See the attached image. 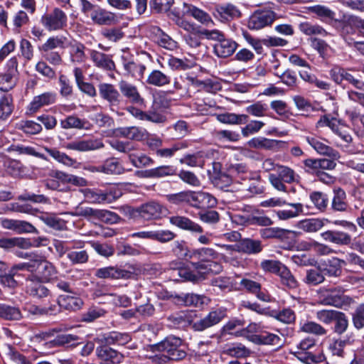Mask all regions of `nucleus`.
<instances>
[{"mask_svg":"<svg viewBox=\"0 0 364 364\" xmlns=\"http://www.w3.org/2000/svg\"><path fill=\"white\" fill-rule=\"evenodd\" d=\"M41 220L50 228L56 230L67 229V222L53 214H45L41 217Z\"/></svg>","mask_w":364,"mask_h":364,"instance_id":"37998d69","label":"nucleus"},{"mask_svg":"<svg viewBox=\"0 0 364 364\" xmlns=\"http://www.w3.org/2000/svg\"><path fill=\"white\" fill-rule=\"evenodd\" d=\"M218 252L212 248L203 247L193 250L189 252V259H196L198 262H213L218 257Z\"/></svg>","mask_w":364,"mask_h":364,"instance_id":"c756f323","label":"nucleus"},{"mask_svg":"<svg viewBox=\"0 0 364 364\" xmlns=\"http://www.w3.org/2000/svg\"><path fill=\"white\" fill-rule=\"evenodd\" d=\"M300 331L318 336H324L327 333V330L315 321H305L304 323H301Z\"/></svg>","mask_w":364,"mask_h":364,"instance_id":"a18cd8bd","label":"nucleus"},{"mask_svg":"<svg viewBox=\"0 0 364 364\" xmlns=\"http://www.w3.org/2000/svg\"><path fill=\"white\" fill-rule=\"evenodd\" d=\"M191 264L198 282L203 280L205 275L209 273L218 274L222 270L221 265L215 262H192Z\"/></svg>","mask_w":364,"mask_h":364,"instance_id":"dca6fc26","label":"nucleus"},{"mask_svg":"<svg viewBox=\"0 0 364 364\" xmlns=\"http://www.w3.org/2000/svg\"><path fill=\"white\" fill-rule=\"evenodd\" d=\"M184 6L187 7L186 12L200 23L207 26L213 23L210 16L206 12L192 5L186 6V4H184Z\"/></svg>","mask_w":364,"mask_h":364,"instance_id":"4d7b16f0","label":"nucleus"},{"mask_svg":"<svg viewBox=\"0 0 364 364\" xmlns=\"http://www.w3.org/2000/svg\"><path fill=\"white\" fill-rule=\"evenodd\" d=\"M299 28L301 32L307 36L321 35L325 36L327 35V32L323 27L310 22L301 23Z\"/></svg>","mask_w":364,"mask_h":364,"instance_id":"8fccbe9b","label":"nucleus"},{"mask_svg":"<svg viewBox=\"0 0 364 364\" xmlns=\"http://www.w3.org/2000/svg\"><path fill=\"white\" fill-rule=\"evenodd\" d=\"M122 64L125 71V75L135 78H142L146 70V66L141 63L135 62L133 58L124 53L121 57Z\"/></svg>","mask_w":364,"mask_h":364,"instance_id":"1a4fd4ad","label":"nucleus"},{"mask_svg":"<svg viewBox=\"0 0 364 364\" xmlns=\"http://www.w3.org/2000/svg\"><path fill=\"white\" fill-rule=\"evenodd\" d=\"M90 18L95 23L101 26H110L116 23L117 22V17L114 13L100 7L95 9L92 11L90 14Z\"/></svg>","mask_w":364,"mask_h":364,"instance_id":"6ab92c4d","label":"nucleus"},{"mask_svg":"<svg viewBox=\"0 0 364 364\" xmlns=\"http://www.w3.org/2000/svg\"><path fill=\"white\" fill-rule=\"evenodd\" d=\"M104 147V144L100 139H77L68 143L65 148L77 151H89L100 149Z\"/></svg>","mask_w":364,"mask_h":364,"instance_id":"ddd939ff","label":"nucleus"},{"mask_svg":"<svg viewBox=\"0 0 364 364\" xmlns=\"http://www.w3.org/2000/svg\"><path fill=\"white\" fill-rule=\"evenodd\" d=\"M204 34L209 39L216 41L213 48L214 52L219 58H228L232 55L237 48V43L225 38V35L218 30L205 31Z\"/></svg>","mask_w":364,"mask_h":364,"instance_id":"20e7f679","label":"nucleus"},{"mask_svg":"<svg viewBox=\"0 0 364 364\" xmlns=\"http://www.w3.org/2000/svg\"><path fill=\"white\" fill-rule=\"evenodd\" d=\"M218 119L224 124H242L247 122L248 115L236 114L235 113H225L218 116Z\"/></svg>","mask_w":364,"mask_h":364,"instance_id":"de8ad7c7","label":"nucleus"},{"mask_svg":"<svg viewBox=\"0 0 364 364\" xmlns=\"http://www.w3.org/2000/svg\"><path fill=\"white\" fill-rule=\"evenodd\" d=\"M171 296L175 299V302L179 305L197 306L198 304L201 302L200 296L195 294L181 293L180 294H172Z\"/></svg>","mask_w":364,"mask_h":364,"instance_id":"79ce46f5","label":"nucleus"},{"mask_svg":"<svg viewBox=\"0 0 364 364\" xmlns=\"http://www.w3.org/2000/svg\"><path fill=\"white\" fill-rule=\"evenodd\" d=\"M26 292L36 299H43L50 294V290L44 284L33 278L27 279Z\"/></svg>","mask_w":364,"mask_h":364,"instance_id":"b1692460","label":"nucleus"},{"mask_svg":"<svg viewBox=\"0 0 364 364\" xmlns=\"http://www.w3.org/2000/svg\"><path fill=\"white\" fill-rule=\"evenodd\" d=\"M240 251L247 254H258L262 250L260 240L245 238L241 240L237 245Z\"/></svg>","mask_w":364,"mask_h":364,"instance_id":"473e14b6","label":"nucleus"},{"mask_svg":"<svg viewBox=\"0 0 364 364\" xmlns=\"http://www.w3.org/2000/svg\"><path fill=\"white\" fill-rule=\"evenodd\" d=\"M164 207L158 202L149 201L139 206L140 218L145 220L159 218L163 213Z\"/></svg>","mask_w":364,"mask_h":364,"instance_id":"2eb2a0df","label":"nucleus"},{"mask_svg":"<svg viewBox=\"0 0 364 364\" xmlns=\"http://www.w3.org/2000/svg\"><path fill=\"white\" fill-rule=\"evenodd\" d=\"M297 228L306 232H316L324 226V220L319 218H309L300 220Z\"/></svg>","mask_w":364,"mask_h":364,"instance_id":"c9c22d12","label":"nucleus"},{"mask_svg":"<svg viewBox=\"0 0 364 364\" xmlns=\"http://www.w3.org/2000/svg\"><path fill=\"white\" fill-rule=\"evenodd\" d=\"M227 317V309L220 307L210 311L205 317L193 321L192 316L188 311H180L171 314L167 317L169 327L186 329L191 326L195 331L201 332L218 324Z\"/></svg>","mask_w":364,"mask_h":364,"instance_id":"f257e3e1","label":"nucleus"},{"mask_svg":"<svg viewBox=\"0 0 364 364\" xmlns=\"http://www.w3.org/2000/svg\"><path fill=\"white\" fill-rule=\"evenodd\" d=\"M67 16L59 8H55L50 13L43 15L41 22L48 31H57L67 25Z\"/></svg>","mask_w":364,"mask_h":364,"instance_id":"0eeeda50","label":"nucleus"},{"mask_svg":"<svg viewBox=\"0 0 364 364\" xmlns=\"http://www.w3.org/2000/svg\"><path fill=\"white\" fill-rule=\"evenodd\" d=\"M0 318L8 321H18L23 316L18 307L0 304Z\"/></svg>","mask_w":364,"mask_h":364,"instance_id":"e433bc0d","label":"nucleus"},{"mask_svg":"<svg viewBox=\"0 0 364 364\" xmlns=\"http://www.w3.org/2000/svg\"><path fill=\"white\" fill-rule=\"evenodd\" d=\"M166 198L171 203L175 205L187 203L194 208L201 206L213 207L217 203L215 197L203 191H185L177 193L168 194Z\"/></svg>","mask_w":364,"mask_h":364,"instance_id":"f03ea898","label":"nucleus"},{"mask_svg":"<svg viewBox=\"0 0 364 364\" xmlns=\"http://www.w3.org/2000/svg\"><path fill=\"white\" fill-rule=\"evenodd\" d=\"M306 140L308 144L320 154L332 157H336L338 155V151L325 144V139L316 136H306Z\"/></svg>","mask_w":364,"mask_h":364,"instance_id":"4be33fe9","label":"nucleus"},{"mask_svg":"<svg viewBox=\"0 0 364 364\" xmlns=\"http://www.w3.org/2000/svg\"><path fill=\"white\" fill-rule=\"evenodd\" d=\"M353 323L357 329L364 327V304L359 305L352 316Z\"/></svg>","mask_w":364,"mask_h":364,"instance_id":"774afa93","label":"nucleus"},{"mask_svg":"<svg viewBox=\"0 0 364 364\" xmlns=\"http://www.w3.org/2000/svg\"><path fill=\"white\" fill-rule=\"evenodd\" d=\"M345 262L338 258H333L329 260V264L326 267L321 269L323 276L328 275L329 277H338L341 274V265Z\"/></svg>","mask_w":364,"mask_h":364,"instance_id":"864d4df0","label":"nucleus"},{"mask_svg":"<svg viewBox=\"0 0 364 364\" xmlns=\"http://www.w3.org/2000/svg\"><path fill=\"white\" fill-rule=\"evenodd\" d=\"M9 150L10 151L17 152L19 154L31 155L44 160H47V158L44 156V154L36 152L35 149L31 146H26L22 144H13L9 148Z\"/></svg>","mask_w":364,"mask_h":364,"instance_id":"0e129e2a","label":"nucleus"},{"mask_svg":"<svg viewBox=\"0 0 364 364\" xmlns=\"http://www.w3.org/2000/svg\"><path fill=\"white\" fill-rule=\"evenodd\" d=\"M104 341L107 345H124L130 341V336L127 333L112 331L104 335Z\"/></svg>","mask_w":364,"mask_h":364,"instance_id":"c03bdc74","label":"nucleus"},{"mask_svg":"<svg viewBox=\"0 0 364 364\" xmlns=\"http://www.w3.org/2000/svg\"><path fill=\"white\" fill-rule=\"evenodd\" d=\"M129 161L136 168L148 166L154 164V161L143 154L130 153Z\"/></svg>","mask_w":364,"mask_h":364,"instance_id":"680f3d73","label":"nucleus"},{"mask_svg":"<svg viewBox=\"0 0 364 364\" xmlns=\"http://www.w3.org/2000/svg\"><path fill=\"white\" fill-rule=\"evenodd\" d=\"M223 353L230 357L236 358H245L251 354V350L240 343L226 345Z\"/></svg>","mask_w":364,"mask_h":364,"instance_id":"c85d7f7f","label":"nucleus"},{"mask_svg":"<svg viewBox=\"0 0 364 364\" xmlns=\"http://www.w3.org/2000/svg\"><path fill=\"white\" fill-rule=\"evenodd\" d=\"M167 64L173 70H186L193 68L195 63L187 58L180 59L175 57H170Z\"/></svg>","mask_w":364,"mask_h":364,"instance_id":"09e8293b","label":"nucleus"},{"mask_svg":"<svg viewBox=\"0 0 364 364\" xmlns=\"http://www.w3.org/2000/svg\"><path fill=\"white\" fill-rule=\"evenodd\" d=\"M311 13L316 14L323 21L333 20L335 18V12L323 5H315L309 7Z\"/></svg>","mask_w":364,"mask_h":364,"instance_id":"6e6d98bb","label":"nucleus"},{"mask_svg":"<svg viewBox=\"0 0 364 364\" xmlns=\"http://www.w3.org/2000/svg\"><path fill=\"white\" fill-rule=\"evenodd\" d=\"M182 341L177 337H168L161 342L152 346L151 348L154 352L160 351L167 353V357L171 355L178 347H181Z\"/></svg>","mask_w":364,"mask_h":364,"instance_id":"5701e85b","label":"nucleus"},{"mask_svg":"<svg viewBox=\"0 0 364 364\" xmlns=\"http://www.w3.org/2000/svg\"><path fill=\"white\" fill-rule=\"evenodd\" d=\"M100 97L108 102L112 112H117L119 105L122 102V97L114 85L110 83H101L98 86Z\"/></svg>","mask_w":364,"mask_h":364,"instance_id":"423d86ee","label":"nucleus"},{"mask_svg":"<svg viewBox=\"0 0 364 364\" xmlns=\"http://www.w3.org/2000/svg\"><path fill=\"white\" fill-rule=\"evenodd\" d=\"M324 127H329L343 142L346 144L352 142L353 137L350 134V128L341 120L335 117L323 115L317 122L316 127L323 128Z\"/></svg>","mask_w":364,"mask_h":364,"instance_id":"39448f33","label":"nucleus"},{"mask_svg":"<svg viewBox=\"0 0 364 364\" xmlns=\"http://www.w3.org/2000/svg\"><path fill=\"white\" fill-rule=\"evenodd\" d=\"M96 171L107 174H120L123 172V168L117 159H109L103 165L99 166Z\"/></svg>","mask_w":364,"mask_h":364,"instance_id":"a19ab883","label":"nucleus"},{"mask_svg":"<svg viewBox=\"0 0 364 364\" xmlns=\"http://www.w3.org/2000/svg\"><path fill=\"white\" fill-rule=\"evenodd\" d=\"M45 150L52 158L65 166H72L76 163L75 159L70 158L66 154L60 151L57 149L45 147Z\"/></svg>","mask_w":364,"mask_h":364,"instance_id":"3c124183","label":"nucleus"},{"mask_svg":"<svg viewBox=\"0 0 364 364\" xmlns=\"http://www.w3.org/2000/svg\"><path fill=\"white\" fill-rule=\"evenodd\" d=\"M118 87L120 95L122 94L131 103L136 105L144 104V100L140 95L136 86L127 80H122L119 82Z\"/></svg>","mask_w":364,"mask_h":364,"instance_id":"9b49d317","label":"nucleus"},{"mask_svg":"<svg viewBox=\"0 0 364 364\" xmlns=\"http://www.w3.org/2000/svg\"><path fill=\"white\" fill-rule=\"evenodd\" d=\"M168 220L171 225L192 233L200 234L203 232V229L200 225L186 216L173 215L169 217Z\"/></svg>","mask_w":364,"mask_h":364,"instance_id":"f3484780","label":"nucleus"},{"mask_svg":"<svg viewBox=\"0 0 364 364\" xmlns=\"http://www.w3.org/2000/svg\"><path fill=\"white\" fill-rule=\"evenodd\" d=\"M289 206L294 210H282L277 211V215L280 220H288L297 217L303 212V205L301 203H289Z\"/></svg>","mask_w":364,"mask_h":364,"instance_id":"5fc2aeb1","label":"nucleus"},{"mask_svg":"<svg viewBox=\"0 0 364 364\" xmlns=\"http://www.w3.org/2000/svg\"><path fill=\"white\" fill-rule=\"evenodd\" d=\"M338 311L333 309H321L316 312V318L320 322L329 325L333 322V320Z\"/></svg>","mask_w":364,"mask_h":364,"instance_id":"338daca9","label":"nucleus"},{"mask_svg":"<svg viewBox=\"0 0 364 364\" xmlns=\"http://www.w3.org/2000/svg\"><path fill=\"white\" fill-rule=\"evenodd\" d=\"M85 198L94 203H101L103 202H112V199H117L120 197L121 193L116 191L112 194V191L103 192L101 190L86 189L84 192Z\"/></svg>","mask_w":364,"mask_h":364,"instance_id":"a211bd4d","label":"nucleus"},{"mask_svg":"<svg viewBox=\"0 0 364 364\" xmlns=\"http://www.w3.org/2000/svg\"><path fill=\"white\" fill-rule=\"evenodd\" d=\"M14 109L13 97L11 95H4L0 98V121L6 120Z\"/></svg>","mask_w":364,"mask_h":364,"instance_id":"ea45409f","label":"nucleus"},{"mask_svg":"<svg viewBox=\"0 0 364 364\" xmlns=\"http://www.w3.org/2000/svg\"><path fill=\"white\" fill-rule=\"evenodd\" d=\"M277 275L279 277L281 284L289 289H296L299 286L297 280L285 265Z\"/></svg>","mask_w":364,"mask_h":364,"instance_id":"58836bf2","label":"nucleus"},{"mask_svg":"<svg viewBox=\"0 0 364 364\" xmlns=\"http://www.w3.org/2000/svg\"><path fill=\"white\" fill-rule=\"evenodd\" d=\"M96 353L98 358L105 363H121L124 359V355L122 353L107 346L97 348Z\"/></svg>","mask_w":364,"mask_h":364,"instance_id":"412c9836","label":"nucleus"},{"mask_svg":"<svg viewBox=\"0 0 364 364\" xmlns=\"http://www.w3.org/2000/svg\"><path fill=\"white\" fill-rule=\"evenodd\" d=\"M208 154L204 151H199L193 154H187L181 159V164L191 167H203Z\"/></svg>","mask_w":364,"mask_h":364,"instance_id":"f704fd0d","label":"nucleus"},{"mask_svg":"<svg viewBox=\"0 0 364 364\" xmlns=\"http://www.w3.org/2000/svg\"><path fill=\"white\" fill-rule=\"evenodd\" d=\"M110 144L113 149L117 150L118 151L128 154L129 157L130 156V153L137 150L136 145L132 141H121L119 140H114L112 141Z\"/></svg>","mask_w":364,"mask_h":364,"instance_id":"e2e57ef3","label":"nucleus"},{"mask_svg":"<svg viewBox=\"0 0 364 364\" xmlns=\"http://www.w3.org/2000/svg\"><path fill=\"white\" fill-rule=\"evenodd\" d=\"M325 280L323 273L321 269H311L306 271L304 282L310 286L321 284Z\"/></svg>","mask_w":364,"mask_h":364,"instance_id":"603ef678","label":"nucleus"},{"mask_svg":"<svg viewBox=\"0 0 364 364\" xmlns=\"http://www.w3.org/2000/svg\"><path fill=\"white\" fill-rule=\"evenodd\" d=\"M333 198L331 203V208L335 211L346 212L348 208L347 195L341 188L333 190Z\"/></svg>","mask_w":364,"mask_h":364,"instance_id":"7c9ffc66","label":"nucleus"},{"mask_svg":"<svg viewBox=\"0 0 364 364\" xmlns=\"http://www.w3.org/2000/svg\"><path fill=\"white\" fill-rule=\"evenodd\" d=\"M55 94L51 92H44L35 96L28 106V109L36 112L41 107L53 104L55 101Z\"/></svg>","mask_w":364,"mask_h":364,"instance_id":"a878e982","label":"nucleus"},{"mask_svg":"<svg viewBox=\"0 0 364 364\" xmlns=\"http://www.w3.org/2000/svg\"><path fill=\"white\" fill-rule=\"evenodd\" d=\"M174 169L171 166H161L146 171L145 176L149 178H160L174 174Z\"/></svg>","mask_w":364,"mask_h":364,"instance_id":"bf43d9fd","label":"nucleus"},{"mask_svg":"<svg viewBox=\"0 0 364 364\" xmlns=\"http://www.w3.org/2000/svg\"><path fill=\"white\" fill-rule=\"evenodd\" d=\"M276 17L277 14L271 10H257L249 18L248 28L251 30H260L271 26Z\"/></svg>","mask_w":364,"mask_h":364,"instance_id":"6e6552de","label":"nucleus"},{"mask_svg":"<svg viewBox=\"0 0 364 364\" xmlns=\"http://www.w3.org/2000/svg\"><path fill=\"white\" fill-rule=\"evenodd\" d=\"M68 259L73 264H85L88 261L89 255L86 250L69 251L67 254Z\"/></svg>","mask_w":364,"mask_h":364,"instance_id":"69168bd1","label":"nucleus"},{"mask_svg":"<svg viewBox=\"0 0 364 364\" xmlns=\"http://www.w3.org/2000/svg\"><path fill=\"white\" fill-rule=\"evenodd\" d=\"M58 302L60 306L70 311H76L80 309L83 304L82 299L76 295H60L58 298Z\"/></svg>","mask_w":364,"mask_h":364,"instance_id":"2f4dec72","label":"nucleus"},{"mask_svg":"<svg viewBox=\"0 0 364 364\" xmlns=\"http://www.w3.org/2000/svg\"><path fill=\"white\" fill-rule=\"evenodd\" d=\"M132 273L117 266H109L97 269L95 276L99 279H128Z\"/></svg>","mask_w":364,"mask_h":364,"instance_id":"f8f14e48","label":"nucleus"},{"mask_svg":"<svg viewBox=\"0 0 364 364\" xmlns=\"http://www.w3.org/2000/svg\"><path fill=\"white\" fill-rule=\"evenodd\" d=\"M229 173L237 181L259 180L260 176L257 173L252 172L247 164L237 163L231 164L228 168Z\"/></svg>","mask_w":364,"mask_h":364,"instance_id":"9d476101","label":"nucleus"},{"mask_svg":"<svg viewBox=\"0 0 364 364\" xmlns=\"http://www.w3.org/2000/svg\"><path fill=\"white\" fill-rule=\"evenodd\" d=\"M43 280L49 281L57 274L56 267L46 259H37L35 271Z\"/></svg>","mask_w":364,"mask_h":364,"instance_id":"cd10ccee","label":"nucleus"},{"mask_svg":"<svg viewBox=\"0 0 364 364\" xmlns=\"http://www.w3.org/2000/svg\"><path fill=\"white\" fill-rule=\"evenodd\" d=\"M90 58L95 65L105 70H113L115 64L110 55L97 50H92Z\"/></svg>","mask_w":364,"mask_h":364,"instance_id":"393cba45","label":"nucleus"},{"mask_svg":"<svg viewBox=\"0 0 364 364\" xmlns=\"http://www.w3.org/2000/svg\"><path fill=\"white\" fill-rule=\"evenodd\" d=\"M318 303L323 306H331L338 309L349 306L353 299L345 294V289L341 286H328L316 291Z\"/></svg>","mask_w":364,"mask_h":364,"instance_id":"7ed1b4c3","label":"nucleus"},{"mask_svg":"<svg viewBox=\"0 0 364 364\" xmlns=\"http://www.w3.org/2000/svg\"><path fill=\"white\" fill-rule=\"evenodd\" d=\"M289 232V230L279 228H266L259 231V234L263 239H282Z\"/></svg>","mask_w":364,"mask_h":364,"instance_id":"13d9d810","label":"nucleus"},{"mask_svg":"<svg viewBox=\"0 0 364 364\" xmlns=\"http://www.w3.org/2000/svg\"><path fill=\"white\" fill-rule=\"evenodd\" d=\"M322 238L338 245H349L352 242L351 236L339 230H327L321 234Z\"/></svg>","mask_w":364,"mask_h":364,"instance_id":"aec40b11","label":"nucleus"},{"mask_svg":"<svg viewBox=\"0 0 364 364\" xmlns=\"http://www.w3.org/2000/svg\"><path fill=\"white\" fill-rule=\"evenodd\" d=\"M215 11L224 20H229L240 16V12L237 7L230 4L218 5L215 7Z\"/></svg>","mask_w":364,"mask_h":364,"instance_id":"4c0bfd02","label":"nucleus"},{"mask_svg":"<svg viewBox=\"0 0 364 364\" xmlns=\"http://www.w3.org/2000/svg\"><path fill=\"white\" fill-rule=\"evenodd\" d=\"M155 41L161 47L173 50L177 48V43L161 29L157 30L155 35Z\"/></svg>","mask_w":364,"mask_h":364,"instance_id":"49530a36","label":"nucleus"},{"mask_svg":"<svg viewBox=\"0 0 364 364\" xmlns=\"http://www.w3.org/2000/svg\"><path fill=\"white\" fill-rule=\"evenodd\" d=\"M171 77L161 70H153L148 75L146 83L156 87H164L169 85Z\"/></svg>","mask_w":364,"mask_h":364,"instance_id":"72a5a7b5","label":"nucleus"},{"mask_svg":"<svg viewBox=\"0 0 364 364\" xmlns=\"http://www.w3.org/2000/svg\"><path fill=\"white\" fill-rule=\"evenodd\" d=\"M60 127L64 129H90L91 124L85 119H80L73 114L68 116L65 119L60 120Z\"/></svg>","mask_w":364,"mask_h":364,"instance_id":"bb28decb","label":"nucleus"},{"mask_svg":"<svg viewBox=\"0 0 364 364\" xmlns=\"http://www.w3.org/2000/svg\"><path fill=\"white\" fill-rule=\"evenodd\" d=\"M333 322L335 323L333 327L334 333L341 335L346 331L348 327V320L343 312L338 311L333 320Z\"/></svg>","mask_w":364,"mask_h":364,"instance_id":"052dcab7","label":"nucleus"},{"mask_svg":"<svg viewBox=\"0 0 364 364\" xmlns=\"http://www.w3.org/2000/svg\"><path fill=\"white\" fill-rule=\"evenodd\" d=\"M1 225L4 228L11 230L17 234L36 233L37 229L30 223L25 220L14 219H3Z\"/></svg>","mask_w":364,"mask_h":364,"instance_id":"4468645a","label":"nucleus"}]
</instances>
